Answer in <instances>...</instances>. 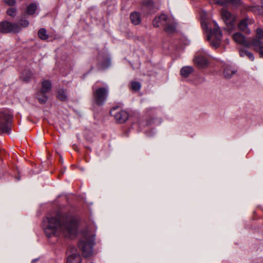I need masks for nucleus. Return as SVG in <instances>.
<instances>
[{
    "label": "nucleus",
    "mask_w": 263,
    "mask_h": 263,
    "mask_svg": "<svg viewBox=\"0 0 263 263\" xmlns=\"http://www.w3.org/2000/svg\"><path fill=\"white\" fill-rule=\"evenodd\" d=\"M93 244L94 237L88 233L84 234L80 240L78 246L85 257H88L92 254Z\"/></svg>",
    "instance_id": "7ed1b4c3"
},
{
    "label": "nucleus",
    "mask_w": 263,
    "mask_h": 263,
    "mask_svg": "<svg viewBox=\"0 0 263 263\" xmlns=\"http://www.w3.org/2000/svg\"><path fill=\"white\" fill-rule=\"evenodd\" d=\"M233 39L237 43L246 47L250 48L252 44V39H246L245 36L240 32H236L233 35Z\"/></svg>",
    "instance_id": "9d476101"
},
{
    "label": "nucleus",
    "mask_w": 263,
    "mask_h": 263,
    "mask_svg": "<svg viewBox=\"0 0 263 263\" xmlns=\"http://www.w3.org/2000/svg\"><path fill=\"white\" fill-rule=\"evenodd\" d=\"M58 98L61 101H65L67 99V94L65 90L63 89H60L59 90L58 93Z\"/></svg>",
    "instance_id": "bb28decb"
},
{
    "label": "nucleus",
    "mask_w": 263,
    "mask_h": 263,
    "mask_svg": "<svg viewBox=\"0 0 263 263\" xmlns=\"http://www.w3.org/2000/svg\"><path fill=\"white\" fill-rule=\"evenodd\" d=\"M37 98L41 103H45L47 100V96L45 93H42L39 95V91L36 95Z\"/></svg>",
    "instance_id": "a878e982"
},
{
    "label": "nucleus",
    "mask_w": 263,
    "mask_h": 263,
    "mask_svg": "<svg viewBox=\"0 0 263 263\" xmlns=\"http://www.w3.org/2000/svg\"><path fill=\"white\" fill-rule=\"evenodd\" d=\"M115 109L110 110V114L113 116L115 119L119 123L125 122L128 118V114L124 110H120L116 112Z\"/></svg>",
    "instance_id": "f8f14e48"
},
{
    "label": "nucleus",
    "mask_w": 263,
    "mask_h": 263,
    "mask_svg": "<svg viewBox=\"0 0 263 263\" xmlns=\"http://www.w3.org/2000/svg\"><path fill=\"white\" fill-rule=\"evenodd\" d=\"M194 71L192 66H184L181 69L180 74L182 77L187 78Z\"/></svg>",
    "instance_id": "f3484780"
},
{
    "label": "nucleus",
    "mask_w": 263,
    "mask_h": 263,
    "mask_svg": "<svg viewBox=\"0 0 263 263\" xmlns=\"http://www.w3.org/2000/svg\"><path fill=\"white\" fill-rule=\"evenodd\" d=\"M221 16L226 24L230 29H232L233 27L235 26L236 17L235 16L232 15L227 9L224 8L222 9Z\"/></svg>",
    "instance_id": "1a4fd4ad"
},
{
    "label": "nucleus",
    "mask_w": 263,
    "mask_h": 263,
    "mask_svg": "<svg viewBox=\"0 0 263 263\" xmlns=\"http://www.w3.org/2000/svg\"><path fill=\"white\" fill-rule=\"evenodd\" d=\"M237 72V69L230 65H226L224 67L223 75L227 79H230Z\"/></svg>",
    "instance_id": "2eb2a0df"
},
{
    "label": "nucleus",
    "mask_w": 263,
    "mask_h": 263,
    "mask_svg": "<svg viewBox=\"0 0 263 263\" xmlns=\"http://www.w3.org/2000/svg\"><path fill=\"white\" fill-rule=\"evenodd\" d=\"M4 2L9 6H13L15 4V0H4Z\"/></svg>",
    "instance_id": "7c9ffc66"
},
{
    "label": "nucleus",
    "mask_w": 263,
    "mask_h": 263,
    "mask_svg": "<svg viewBox=\"0 0 263 263\" xmlns=\"http://www.w3.org/2000/svg\"><path fill=\"white\" fill-rule=\"evenodd\" d=\"M51 89V83L48 80H45L42 82V88L39 91V95L42 93H47Z\"/></svg>",
    "instance_id": "dca6fc26"
},
{
    "label": "nucleus",
    "mask_w": 263,
    "mask_h": 263,
    "mask_svg": "<svg viewBox=\"0 0 263 263\" xmlns=\"http://www.w3.org/2000/svg\"><path fill=\"white\" fill-rule=\"evenodd\" d=\"M71 253L68 255L66 263H81V257L75 248H71Z\"/></svg>",
    "instance_id": "ddd939ff"
},
{
    "label": "nucleus",
    "mask_w": 263,
    "mask_h": 263,
    "mask_svg": "<svg viewBox=\"0 0 263 263\" xmlns=\"http://www.w3.org/2000/svg\"><path fill=\"white\" fill-rule=\"evenodd\" d=\"M203 28L208 33L207 40L210 42V45L213 48H217L220 45L222 34L215 22L212 24L202 23Z\"/></svg>",
    "instance_id": "f03ea898"
},
{
    "label": "nucleus",
    "mask_w": 263,
    "mask_h": 263,
    "mask_svg": "<svg viewBox=\"0 0 263 263\" xmlns=\"http://www.w3.org/2000/svg\"><path fill=\"white\" fill-rule=\"evenodd\" d=\"M43 227L48 237L57 236L61 232L66 236L72 237L77 232L78 221L71 214H58L54 216L44 218Z\"/></svg>",
    "instance_id": "f257e3e1"
},
{
    "label": "nucleus",
    "mask_w": 263,
    "mask_h": 263,
    "mask_svg": "<svg viewBox=\"0 0 263 263\" xmlns=\"http://www.w3.org/2000/svg\"><path fill=\"white\" fill-rule=\"evenodd\" d=\"M13 115L9 110H4L0 113V133L7 132L12 121Z\"/></svg>",
    "instance_id": "39448f33"
},
{
    "label": "nucleus",
    "mask_w": 263,
    "mask_h": 263,
    "mask_svg": "<svg viewBox=\"0 0 263 263\" xmlns=\"http://www.w3.org/2000/svg\"><path fill=\"white\" fill-rule=\"evenodd\" d=\"M37 6L35 3L30 4L26 9V13L28 15H33L36 10Z\"/></svg>",
    "instance_id": "aec40b11"
},
{
    "label": "nucleus",
    "mask_w": 263,
    "mask_h": 263,
    "mask_svg": "<svg viewBox=\"0 0 263 263\" xmlns=\"http://www.w3.org/2000/svg\"><path fill=\"white\" fill-rule=\"evenodd\" d=\"M251 39H257L262 41L263 39V30L260 28H258L256 30L255 37L251 38Z\"/></svg>",
    "instance_id": "393cba45"
},
{
    "label": "nucleus",
    "mask_w": 263,
    "mask_h": 263,
    "mask_svg": "<svg viewBox=\"0 0 263 263\" xmlns=\"http://www.w3.org/2000/svg\"><path fill=\"white\" fill-rule=\"evenodd\" d=\"M18 24L23 27H26L29 25V22L26 20H20L18 22Z\"/></svg>",
    "instance_id": "c756f323"
},
{
    "label": "nucleus",
    "mask_w": 263,
    "mask_h": 263,
    "mask_svg": "<svg viewBox=\"0 0 263 263\" xmlns=\"http://www.w3.org/2000/svg\"><path fill=\"white\" fill-rule=\"evenodd\" d=\"M93 95L96 103L101 105L104 104L107 99L108 95V87H100L97 89L93 87Z\"/></svg>",
    "instance_id": "423d86ee"
},
{
    "label": "nucleus",
    "mask_w": 263,
    "mask_h": 263,
    "mask_svg": "<svg viewBox=\"0 0 263 263\" xmlns=\"http://www.w3.org/2000/svg\"><path fill=\"white\" fill-rule=\"evenodd\" d=\"M239 55L241 57H247L251 61H253L254 57L253 54L247 49L241 48L239 49Z\"/></svg>",
    "instance_id": "a211bd4d"
},
{
    "label": "nucleus",
    "mask_w": 263,
    "mask_h": 263,
    "mask_svg": "<svg viewBox=\"0 0 263 263\" xmlns=\"http://www.w3.org/2000/svg\"><path fill=\"white\" fill-rule=\"evenodd\" d=\"M254 23V21L253 19L246 17L240 21L238 24V28L241 31L247 34H249L251 33V31L249 29L248 26L253 24Z\"/></svg>",
    "instance_id": "9b49d317"
},
{
    "label": "nucleus",
    "mask_w": 263,
    "mask_h": 263,
    "mask_svg": "<svg viewBox=\"0 0 263 263\" xmlns=\"http://www.w3.org/2000/svg\"><path fill=\"white\" fill-rule=\"evenodd\" d=\"M261 5H262V6L263 7V0L261 1Z\"/></svg>",
    "instance_id": "473e14b6"
},
{
    "label": "nucleus",
    "mask_w": 263,
    "mask_h": 263,
    "mask_svg": "<svg viewBox=\"0 0 263 263\" xmlns=\"http://www.w3.org/2000/svg\"><path fill=\"white\" fill-rule=\"evenodd\" d=\"M16 13V9L14 8H10L7 11V13L8 15L10 16H15Z\"/></svg>",
    "instance_id": "c85d7f7f"
},
{
    "label": "nucleus",
    "mask_w": 263,
    "mask_h": 263,
    "mask_svg": "<svg viewBox=\"0 0 263 263\" xmlns=\"http://www.w3.org/2000/svg\"><path fill=\"white\" fill-rule=\"evenodd\" d=\"M219 4H232L237 5L240 3V0H220L216 2Z\"/></svg>",
    "instance_id": "412c9836"
},
{
    "label": "nucleus",
    "mask_w": 263,
    "mask_h": 263,
    "mask_svg": "<svg viewBox=\"0 0 263 263\" xmlns=\"http://www.w3.org/2000/svg\"><path fill=\"white\" fill-rule=\"evenodd\" d=\"M130 88L135 91H137L141 88V84L138 82L133 81L131 82Z\"/></svg>",
    "instance_id": "cd10ccee"
},
{
    "label": "nucleus",
    "mask_w": 263,
    "mask_h": 263,
    "mask_svg": "<svg viewBox=\"0 0 263 263\" xmlns=\"http://www.w3.org/2000/svg\"><path fill=\"white\" fill-rule=\"evenodd\" d=\"M251 47L253 50L257 52L260 57L263 58V42L257 39H252V44Z\"/></svg>",
    "instance_id": "4468645a"
},
{
    "label": "nucleus",
    "mask_w": 263,
    "mask_h": 263,
    "mask_svg": "<svg viewBox=\"0 0 263 263\" xmlns=\"http://www.w3.org/2000/svg\"><path fill=\"white\" fill-rule=\"evenodd\" d=\"M153 7V3L151 1H147L143 3V9L149 11L148 13H151L150 11Z\"/></svg>",
    "instance_id": "4be33fe9"
},
{
    "label": "nucleus",
    "mask_w": 263,
    "mask_h": 263,
    "mask_svg": "<svg viewBox=\"0 0 263 263\" xmlns=\"http://www.w3.org/2000/svg\"><path fill=\"white\" fill-rule=\"evenodd\" d=\"M20 30L17 24H12L5 21L0 23V31L2 33L17 32Z\"/></svg>",
    "instance_id": "6e6552de"
},
{
    "label": "nucleus",
    "mask_w": 263,
    "mask_h": 263,
    "mask_svg": "<svg viewBox=\"0 0 263 263\" xmlns=\"http://www.w3.org/2000/svg\"><path fill=\"white\" fill-rule=\"evenodd\" d=\"M39 37L43 40L48 39V35L46 33V30L44 28H41L38 32Z\"/></svg>",
    "instance_id": "b1692460"
},
{
    "label": "nucleus",
    "mask_w": 263,
    "mask_h": 263,
    "mask_svg": "<svg viewBox=\"0 0 263 263\" xmlns=\"http://www.w3.org/2000/svg\"><path fill=\"white\" fill-rule=\"evenodd\" d=\"M194 62L199 68H205L209 65L208 55L205 52L199 51L196 53Z\"/></svg>",
    "instance_id": "0eeeda50"
},
{
    "label": "nucleus",
    "mask_w": 263,
    "mask_h": 263,
    "mask_svg": "<svg viewBox=\"0 0 263 263\" xmlns=\"http://www.w3.org/2000/svg\"><path fill=\"white\" fill-rule=\"evenodd\" d=\"M158 23L159 25L157 27H159L160 26H163L165 24L161 23V20H159L158 21Z\"/></svg>",
    "instance_id": "2f4dec72"
},
{
    "label": "nucleus",
    "mask_w": 263,
    "mask_h": 263,
    "mask_svg": "<svg viewBox=\"0 0 263 263\" xmlns=\"http://www.w3.org/2000/svg\"><path fill=\"white\" fill-rule=\"evenodd\" d=\"M247 10L248 11H251L255 13L258 14L260 13V7L258 5H252L248 6Z\"/></svg>",
    "instance_id": "5701e85b"
},
{
    "label": "nucleus",
    "mask_w": 263,
    "mask_h": 263,
    "mask_svg": "<svg viewBox=\"0 0 263 263\" xmlns=\"http://www.w3.org/2000/svg\"><path fill=\"white\" fill-rule=\"evenodd\" d=\"M130 18L132 23L135 25L139 24L141 22L140 15L136 12L132 13L130 14Z\"/></svg>",
    "instance_id": "6ab92c4d"
},
{
    "label": "nucleus",
    "mask_w": 263,
    "mask_h": 263,
    "mask_svg": "<svg viewBox=\"0 0 263 263\" xmlns=\"http://www.w3.org/2000/svg\"><path fill=\"white\" fill-rule=\"evenodd\" d=\"M161 20V23L165 24L164 30L168 33H172L175 31L176 28V22L174 18L167 16L166 15L162 14L159 16L156 17L153 21V25L155 27H157L159 25L158 21Z\"/></svg>",
    "instance_id": "20e7f679"
}]
</instances>
